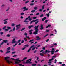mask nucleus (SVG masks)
Segmentation results:
<instances>
[{
	"mask_svg": "<svg viewBox=\"0 0 66 66\" xmlns=\"http://www.w3.org/2000/svg\"><path fill=\"white\" fill-rule=\"evenodd\" d=\"M38 27H39V25H38L36 26H35L34 27V29L35 30V32L33 33V34H35V35H36V34H38V32L39 31V30L38 29Z\"/></svg>",
	"mask_w": 66,
	"mask_h": 66,
	"instance_id": "obj_1",
	"label": "nucleus"
},
{
	"mask_svg": "<svg viewBox=\"0 0 66 66\" xmlns=\"http://www.w3.org/2000/svg\"><path fill=\"white\" fill-rule=\"evenodd\" d=\"M4 58V59L5 60H6V61L7 62V63H9V64H10V63H12V64H13V63L12 61H10L9 60L7 59H9L10 57H5Z\"/></svg>",
	"mask_w": 66,
	"mask_h": 66,
	"instance_id": "obj_2",
	"label": "nucleus"
},
{
	"mask_svg": "<svg viewBox=\"0 0 66 66\" xmlns=\"http://www.w3.org/2000/svg\"><path fill=\"white\" fill-rule=\"evenodd\" d=\"M51 53L53 55L54 54V52H55V50L54 48H53L52 49V51H51Z\"/></svg>",
	"mask_w": 66,
	"mask_h": 66,
	"instance_id": "obj_3",
	"label": "nucleus"
},
{
	"mask_svg": "<svg viewBox=\"0 0 66 66\" xmlns=\"http://www.w3.org/2000/svg\"><path fill=\"white\" fill-rule=\"evenodd\" d=\"M11 29V27L8 26L7 27V29H5V31H8L9 30H10Z\"/></svg>",
	"mask_w": 66,
	"mask_h": 66,
	"instance_id": "obj_4",
	"label": "nucleus"
},
{
	"mask_svg": "<svg viewBox=\"0 0 66 66\" xmlns=\"http://www.w3.org/2000/svg\"><path fill=\"white\" fill-rule=\"evenodd\" d=\"M34 46H35V45H33L31 47H30V48L27 51L28 52H29L31 50V48H33V47Z\"/></svg>",
	"mask_w": 66,
	"mask_h": 66,
	"instance_id": "obj_5",
	"label": "nucleus"
},
{
	"mask_svg": "<svg viewBox=\"0 0 66 66\" xmlns=\"http://www.w3.org/2000/svg\"><path fill=\"white\" fill-rule=\"evenodd\" d=\"M16 40V39L14 38L13 39V40H12V43L13 44V43H17V42L15 40Z\"/></svg>",
	"mask_w": 66,
	"mask_h": 66,
	"instance_id": "obj_6",
	"label": "nucleus"
},
{
	"mask_svg": "<svg viewBox=\"0 0 66 66\" xmlns=\"http://www.w3.org/2000/svg\"><path fill=\"white\" fill-rule=\"evenodd\" d=\"M20 26V24H19L16 25V27H17V28L16 29V30H18V29L20 28V26Z\"/></svg>",
	"mask_w": 66,
	"mask_h": 66,
	"instance_id": "obj_7",
	"label": "nucleus"
},
{
	"mask_svg": "<svg viewBox=\"0 0 66 66\" xmlns=\"http://www.w3.org/2000/svg\"><path fill=\"white\" fill-rule=\"evenodd\" d=\"M36 38L37 39H36V40H39L41 39V38H40L39 36H37L36 37Z\"/></svg>",
	"mask_w": 66,
	"mask_h": 66,
	"instance_id": "obj_8",
	"label": "nucleus"
},
{
	"mask_svg": "<svg viewBox=\"0 0 66 66\" xmlns=\"http://www.w3.org/2000/svg\"><path fill=\"white\" fill-rule=\"evenodd\" d=\"M37 20H38V19H37L35 20H33L32 21L30 22V24H31V23H32V22H35V21H37Z\"/></svg>",
	"mask_w": 66,
	"mask_h": 66,
	"instance_id": "obj_9",
	"label": "nucleus"
},
{
	"mask_svg": "<svg viewBox=\"0 0 66 66\" xmlns=\"http://www.w3.org/2000/svg\"><path fill=\"white\" fill-rule=\"evenodd\" d=\"M40 30H43V29H44V27H43V24H42L40 26Z\"/></svg>",
	"mask_w": 66,
	"mask_h": 66,
	"instance_id": "obj_10",
	"label": "nucleus"
},
{
	"mask_svg": "<svg viewBox=\"0 0 66 66\" xmlns=\"http://www.w3.org/2000/svg\"><path fill=\"white\" fill-rule=\"evenodd\" d=\"M3 42L5 43H7V42H8V40H3Z\"/></svg>",
	"mask_w": 66,
	"mask_h": 66,
	"instance_id": "obj_11",
	"label": "nucleus"
},
{
	"mask_svg": "<svg viewBox=\"0 0 66 66\" xmlns=\"http://www.w3.org/2000/svg\"><path fill=\"white\" fill-rule=\"evenodd\" d=\"M51 52V51H50L49 50H46L45 51V53H50V52Z\"/></svg>",
	"mask_w": 66,
	"mask_h": 66,
	"instance_id": "obj_12",
	"label": "nucleus"
},
{
	"mask_svg": "<svg viewBox=\"0 0 66 66\" xmlns=\"http://www.w3.org/2000/svg\"><path fill=\"white\" fill-rule=\"evenodd\" d=\"M33 27V25H31L29 26L28 27V28L29 29H31V28Z\"/></svg>",
	"mask_w": 66,
	"mask_h": 66,
	"instance_id": "obj_13",
	"label": "nucleus"
},
{
	"mask_svg": "<svg viewBox=\"0 0 66 66\" xmlns=\"http://www.w3.org/2000/svg\"><path fill=\"white\" fill-rule=\"evenodd\" d=\"M45 19H46V17H44L43 18H42V20L43 21H44Z\"/></svg>",
	"mask_w": 66,
	"mask_h": 66,
	"instance_id": "obj_14",
	"label": "nucleus"
},
{
	"mask_svg": "<svg viewBox=\"0 0 66 66\" xmlns=\"http://www.w3.org/2000/svg\"><path fill=\"white\" fill-rule=\"evenodd\" d=\"M7 23H8V22H7V21H5L3 23L5 24H7Z\"/></svg>",
	"mask_w": 66,
	"mask_h": 66,
	"instance_id": "obj_15",
	"label": "nucleus"
},
{
	"mask_svg": "<svg viewBox=\"0 0 66 66\" xmlns=\"http://www.w3.org/2000/svg\"><path fill=\"white\" fill-rule=\"evenodd\" d=\"M19 58H18L16 59V61H17L18 62H21V61L20 60H19Z\"/></svg>",
	"mask_w": 66,
	"mask_h": 66,
	"instance_id": "obj_16",
	"label": "nucleus"
},
{
	"mask_svg": "<svg viewBox=\"0 0 66 66\" xmlns=\"http://www.w3.org/2000/svg\"><path fill=\"white\" fill-rule=\"evenodd\" d=\"M29 62H30V61H29V60H28L27 61H26V63L27 64H29Z\"/></svg>",
	"mask_w": 66,
	"mask_h": 66,
	"instance_id": "obj_17",
	"label": "nucleus"
},
{
	"mask_svg": "<svg viewBox=\"0 0 66 66\" xmlns=\"http://www.w3.org/2000/svg\"><path fill=\"white\" fill-rule=\"evenodd\" d=\"M40 54L41 56H44V54H43L42 53H40Z\"/></svg>",
	"mask_w": 66,
	"mask_h": 66,
	"instance_id": "obj_18",
	"label": "nucleus"
},
{
	"mask_svg": "<svg viewBox=\"0 0 66 66\" xmlns=\"http://www.w3.org/2000/svg\"><path fill=\"white\" fill-rule=\"evenodd\" d=\"M38 22H39V21H37L35 23V24H37Z\"/></svg>",
	"mask_w": 66,
	"mask_h": 66,
	"instance_id": "obj_19",
	"label": "nucleus"
},
{
	"mask_svg": "<svg viewBox=\"0 0 66 66\" xmlns=\"http://www.w3.org/2000/svg\"><path fill=\"white\" fill-rule=\"evenodd\" d=\"M10 52H11V51H7L5 53L6 54H7V53H10Z\"/></svg>",
	"mask_w": 66,
	"mask_h": 66,
	"instance_id": "obj_20",
	"label": "nucleus"
},
{
	"mask_svg": "<svg viewBox=\"0 0 66 66\" xmlns=\"http://www.w3.org/2000/svg\"><path fill=\"white\" fill-rule=\"evenodd\" d=\"M31 13H34V12H35V10H33L31 11Z\"/></svg>",
	"mask_w": 66,
	"mask_h": 66,
	"instance_id": "obj_21",
	"label": "nucleus"
},
{
	"mask_svg": "<svg viewBox=\"0 0 66 66\" xmlns=\"http://www.w3.org/2000/svg\"><path fill=\"white\" fill-rule=\"evenodd\" d=\"M21 10H22L23 9H24V10H23V12H24L25 11V7H24L23 8H21Z\"/></svg>",
	"mask_w": 66,
	"mask_h": 66,
	"instance_id": "obj_22",
	"label": "nucleus"
},
{
	"mask_svg": "<svg viewBox=\"0 0 66 66\" xmlns=\"http://www.w3.org/2000/svg\"><path fill=\"white\" fill-rule=\"evenodd\" d=\"M10 36H11V35L7 34L6 35V36H7V37H10Z\"/></svg>",
	"mask_w": 66,
	"mask_h": 66,
	"instance_id": "obj_23",
	"label": "nucleus"
},
{
	"mask_svg": "<svg viewBox=\"0 0 66 66\" xmlns=\"http://www.w3.org/2000/svg\"><path fill=\"white\" fill-rule=\"evenodd\" d=\"M54 59L53 58H52V59H50L49 60V61H52V60H53Z\"/></svg>",
	"mask_w": 66,
	"mask_h": 66,
	"instance_id": "obj_24",
	"label": "nucleus"
},
{
	"mask_svg": "<svg viewBox=\"0 0 66 66\" xmlns=\"http://www.w3.org/2000/svg\"><path fill=\"white\" fill-rule=\"evenodd\" d=\"M26 38H28V39H30V37H29V36H26Z\"/></svg>",
	"mask_w": 66,
	"mask_h": 66,
	"instance_id": "obj_25",
	"label": "nucleus"
},
{
	"mask_svg": "<svg viewBox=\"0 0 66 66\" xmlns=\"http://www.w3.org/2000/svg\"><path fill=\"white\" fill-rule=\"evenodd\" d=\"M6 26H4L3 28V30H4L6 29Z\"/></svg>",
	"mask_w": 66,
	"mask_h": 66,
	"instance_id": "obj_26",
	"label": "nucleus"
},
{
	"mask_svg": "<svg viewBox=\"0 0 66 66\" xmlns=\"http://www.w3.org/2000/svg\"><path fill=\"white\" fill-rule=\"evenodd\" d=\"M45 8V6L43 5L42 8V10H44V9Z\"/></svg>",
	"mask_w": 66,
	"mask_h": 66,
	"instance_id": "obj_27",
	"label": "nucleus"
},
{
	"mask_svg": "<svg viewBox=\"0 0 66 66\" xmlns=\"http://www.w3.org/2000/svg\"><path fill=\"white\" fill-rule=\"evenodd\" d=\"M49 15H50V14L49 13H48V14H46V15L47 17H49Z\"/></svg>",
	"mask_w": 66,
	"mask_h": 66,
	"instance_id": "obj_28",
	"label": "nucleus"
},
{
	"mask_svg": "<svg viewBox=\"0 0 66 66\" xmlns=\"http://www.w3.org/2000/svg\"><path fill=\"white\" fill-rule=\"evenodd\" d=\"M36 65V64H32V66H35Z\"/></svg>",
	"mask_w": 66,
	"mask_h": 66,
	"instance_id": "obj_29",
	"label": "nucleus"
},
{
	"mask_svg": "<svg viewBox=\"0 0 66 66\" xmlns=\"http://www.w3.org/2000/svg\"><path fill=\"white\" fill-rule=\"evenodd\" d=\"M15 64H19V62H18L17 61H15Z\"/></svg>",
	"mask_w": 66,
	"mask_h": 66,
	"instance_id": "obj_30",
	"label": "nucleus"
},
{
	"mask_svg": "<svg viewBox=\"0 0 66 66\" xmlns=\"http://www.w3.org/2000/svg\"><path fill=\"white\" fill-rule=\"evenodd\" d=\"M30 5L31 6H33V5H34V3H32L30 4Z\"/></svg>",
	"mask_w": 66,
	"mask_h": 66,
	"instance_id": "obj_31",
	"label": "nucleus"
},
{
	"mask_svg": "<svg viewBox=\"0 0 66 66\" xmlns=\"http://www.w3.org/2000/svg\"><path fill=\"white\" fill-rule=\"evenodd\" d=\"M3 44H4V42H1V43H0V45H3Z\"/></svg>",
	"mask_w": 66,
	"mask_h": 66,
	"instance_id": "obj_32",
	"label": "nucleus"
},
{
	"mask_svg": "<svg viewBox=\"0 0 66 66\" xmlns=\"http://www.w3.org/2000/svg\"><path fill=\"white\" fill-rule=\"evenodd\" d=\"M29 1H26L25 2V4H27V3H29Z\"/></svg>",
	"mask_w": 66,
	"mask_h": 66,
	"instance_id": "obj_33",
	"label": "nucleus"
},
{
	"mask_svg": "<svg viewBox=\"0 0 66 66\" xmlns=\"http://www.w3.org/2000/svg\"><path fill=\"white\" fill-rule=\"evenodd\" d=\"M15 24H14V23H13L12 25H11V26L12 27H14V26H15Z\"/></svg>",
	"mask_w": 66,
	"mask_h": 66,
	"instance_id": "obj_34",
	"label": "nucleus"
},
{
	"mask_svg": "<svg viewBox=\"0 0 66 66\" xmlns=\"http://www.w3.org/2000/svg\"><path fill=\"white\" fill-rule=\"evenodd\" d=\"M15 29H16V28H15V27H14L13 29V31H15Z\"/></svg>",
	"mask_w": 66,
	"mask_h": 66,
	"instance_id": "obj_35",
	"label": "nucleus"
},
{
	"mask_svg": "<svg viewBox=\"0 0 66 66\" xmlns=\"http://www.w3.org/2000/svg\"><path fill=\"white\" fill-rule=\"evenodd\" d=\"M55 62H54V63L55 64H56V62H57V60H56V59H55Z\"/></svg>",
	"mask_w": 66,
	"mask_h": 66,
	"instance_id": "obj_36",
	"label": "nucleus"
},
{
	"mask_svg": "<svg viewBox=\"0 0 66 66\" xmlns=\"http://www.w3.org/2000/svg\"><path fill=\"white\" fill-rule=\"evenodd\" d=\"M20 41H21V39L19 40H18V41L17 42V43H20Z\"/></svg>",
	"mask_w": 66,
	"mask_h": 66,
	"instance_id": "obj_37",
	"label": "nucleus"
},
{
	"mask_svg": "<svg viewBox=\"0 0 66 66\" xmlns=\"http://www.w3.org/2000/svg\"><path fill=\"white\" fill-rule=\"evenodd\" d=\"M25 47H29V45L28 44L25 45Z\"/></svg>",
	"mask_w": 66,
	"mask_h": 66,
	"instance_id": "obj_38",
	"label": "nucleus"
},
{
	"mask_svg": "<svg viewBox=\"0 0 66 66\" xmlns=\"http://www.w3.org/2000/svg\"><path fill=\"white\" fill-rule=\"evenodd\" d=\"M0 34L1 35H2L3 34V32H0Z\"/></svg>",
	"mask_w": 66,
	"mask_h": 66,
	"instance_id": "obj_39",
	"label": "nucleus"
},
{
	"mask_svg": "<svg viewBox=\"0 0 66 66\" xmlns=\"http://www.w3.org/2000/svg\"><path fill=\"white\" fill-rule=\"evenodd\" d=\"M28 10V8H26V7H25V11H27Z\"/></svg>",
	"mask_w": 66,
	"mask_h": 66,
	"instance_id": "obj_40",
	"label": "nucleus"
},
{
	"mask_svg": "<svg viewBox=\"0 0 66 66\" xmlns=\"http://www.w3.org/2000/svg\"><path fill=\"white\" fill-rule=\"evenodd\" d=\"M20 15H24V13H21Z\"/></svg>",
	"mask_w": 66,
	"mask_h": 66,
	"instance_id": "obj_41",
	"label": "nucleus"
},
{
	"mask_svg": "<svg viewBox=\"0 0 66 66\" xmlns=\"http://www.w3.org/2000/svg\"><path fill=\"white\" fill-rule=\"evenodd\" d=\"M44 16V14H42L40 15V17H42Z\"/></svg>",
	"mask_w": 66,
	"mask_h": 66,
	"instance_id": "obj_42",
	"label": "nucleus"
},
{
	"mask_svg": "<svg viewBox=\"0 0 66 66\" xmlns=\"http://www.w3.org/2000/svg\"><path fill=\"white\" fill-rule=\"evenodd\" d=\"M24 29H25V28H23L21 30V31H23V30H24Z\"/></svg>",
	"mask_w": 66,
	"mask_h": 66,
	"instance_id": "obj_43",
	"label": "nucleus"
},
{
	"mask_svg": "<svg viewBox=\"0 0 66 66\" xmlns=\"http://www.w3.org/2000/svg\"><path fill=\"white\" fill-rule=\"evenodd\" d=\"M34 10H37V7H35L34 8Z\"/></svg>",
	"mask_w": 66,
	"mask_h": 66,
	"instance_id": "obj_44",
	"label": "nucleus"
},
{
	"mask_svg": "<svg viewBox=\"0 0 66 66\" xmlns=\"http://www.w3.org/2000/svg\"><path fill=\"white\" fill-rule=\"evenodd\" d=\"M19 66H24V65H22V64H19Z\"/></svg>",
	"mask_w": 66,
	"mask_h": 66,
	"instance_id": "obj_45",
	"label": "nucleus"
},
{
	"mask_svg": "<svg viewBox=\"0 0 66 66\" xmlns=\"http://www.w3.org/2000/svg\"><path fill=\"white\" fill-rule=\"evenodd\" d=\"M16 53V52H12V54H15Z\"/></svg>",
	"mask_w": 66,
	"mask_h": 66,
	"instance_id": "obj_46",
	"label": "nucleus"
},
{
	"mask_svg": "<svg viewBox=\"0 0 66 66\" xmlns=\"http://www.w3.org/2000/svg\"><path fill=\"white\" fill-rule=\"evenodd\" d=\"M7 50H10L11 49V47H9L7 48Z\"/></svg>",
	"mask_w": 66,
	"mask_h": 66,
	"instance_id": "obj_47",
	"label": "nucleus"
},
{
	"mask_svg": "<svg viewBox=\"0 0 66 66\" xmlns=\"http://www.w3.org/2000/svg\"><path fill=\"white\" fill-rule=\"evenodd\" d=\"M12 31L13 30H11L9 31V33H11V32H12Z\"/></svg>",
	"mask_w": 66,
	"mask_h": 66,
	"instance_id": "obj_48",
	"label": "nucleus"
},
{
	"mask_svg": "<svg viewBox=\"0 0 66 66\" xmlns=\"http://www.w3.org/2000/svg\"><path fill=\"white\" fill-rule=\"evenodd\" d=\"M54 31L55 32V34H56L57 33V31H56V29H54Z\"/></svg>",
	"mask_w": 66,
	"mask_h": 66,
	"instance_id": "obj_49",
	"label": "nucleus"
},
{
	"mask_svg": "<svg viewBox=\"0 0 66 66\" xmlns=\"http://www.w3.org/2000/svg\"><path fill=\"white\" fill-rule=\"evenodd\" d=\"M58 51H59V50H56L55 51V53L57 52H58Z\"/></svg>",
	"mask_w": 66,
	"mask_h": 66,
	"instance_id": "obj_50",
	"label": "nucleus"
},
{
	"mask_svg": "<svg viewBox=\"0 0 66 66\" xmlns=\"http://www.w3.org/2000/svg\"><path fill=\"white\" fill-rule=\"evenodd\" d=\"M8 20V19H5L3 21H6V20Z\"/></svg>",
	"mask_w": 66,
	"mask_h": 66,
	"instance_id": "obj_51",
	"label": "nucleus"
},
{
	"mask_svg": "<svg viewBox=\"0 0 66 66\" xmlns=\"http://www.w3.org/2000/svg\"><path fill=\"white\" fill-rule=\"evenodd\" d=\"M34 40V39H32V40H30V41L29 42V43H30V42H33V41Z\"/></svg>",
	"mask_w": 66,
	"mask_h": 66,
	"instance_id": "obj_52",
	"label": "nucleus"
},
{
	"mask_svg": "<svg viewBox=\"0 0 66 66\" xmlns=\"http://www.w3.org/2000/svg\"><path fill=\"white\" fill-rule=\"evenodd\" d=\"M33 31V29H31L29 31V32H32V31Z\"/></svg>",
	"mask_w": 66,
	"mask_h": 66,
	"instance_id": "obj_53",
	"label": "nucleus"
},
{
	"mask_svg": "<svg viewBox=\"0 0 66 66\" xmlns=\"http://www.w3.org/2000/svg\"><path fill=\"white\" fill-rule=\"evenodd\" d=\"M36 18H37L36 17H33V19H35Z\"/></svg>",
	"mask_w": 66,
	"mask_h": 66,
	"instance_id": "obj_54",
	"label": "nucleus"
},
{
	"mask_svg": "<svg viewBox=\"0 0 66 66\" xmlns=\"http://www.w3.org/2000/svg\"><path fill=\"white\" fill-rule=\"evenodd\" d=\"M53 45H54L55 46H56L57 45V44L56 43H53Z\"/></svg>",
	"mask_w": 66,
	"mask_h": 66,
	"instance_id": "obj_55",
	"label": "nucleus"
},
{
	"mask_svg": "<svg viewBox=\"0 0 66 66\" xmlns=\"http://www.w3.org/2000/svg\"><path fill=\"white\" fill-rule=\"evenodd\" d=\"M29 21H31V20H32V19L31 18H29Z\"/></svg>",
	"mask_w": 66,
	"mask_h": 66,
	"instance_id": "obj_56",
	"label": "nucleus"
},
{
	"mask_svg": "<svg viewBox=\"0 0 66 66\" xmlns=\"http://www.w3.org/2000/svg\"><path fill=\"white\" fill-rule=\"evenodd\" d=\"M37 51L36 50H35V51H34V53H36V52Z\"/></svg>",
	"mask_w": 66,
	"mask_h": 66,
	"instance_id": "obj_57",
	"label": "nucleus"
},
{
	"mask_svg": "<svg viewBox=\"0 0 66 66\" xmlns=\"http://www.w3.org/2000/svg\"><path fill=\"white\" fill-rule=\"evenodd\" d=\"M29 60V61H30V62H31L32 61V58L30 59L29 60Z\"/></svg>",
	"mask_w": 66,
	"mask_h": 66,
	"instance_id": "obj_58",
	"label": "nucleus"
},
{
	"mask_svg": "<svg viewBox=\"0 0 66 66\" xmlns=\"http://www.w3.org/2000/svg\"><path fill=\"white\" fill-rule=\"evenodd\" d=\"M48 34H47V35H46L44 36V37H46V36H48Z\"/></svg>",
	"mask_w": 66,
	"mask_h": 66,
	"instance_id": "obj_59",
	"label": "nucleus"
},
{
	"mask_svg": "<svg viewBox=\"0 0 66 66\" xmlns=\"http://www.w3.org/2000/svg\"><path fill=\"white\" fill-rule=\"evenodd\" d=\"M15 50V48H12L11 50L12 51H13V50Z\"/></svg>",
	"mask_w": 66,
	"mask_h": 66,
	"instance_id": "obj_60",
	"label": "nucleus"
},
{
	"mask_svg": "<svg viewBox=\"0 0 66 66\" xmlns=\"http://www.w3.org/2000/svg\"><path fill=\"white\" fill-rule=\"evenodd\" d=\"M48 21V20H47L45 21V23H47V22Z\"/></svg>",
	"mask_w": 66,
	"mask_h": 66,
	"instance_id": "obj_61",
	"label": "nucleus"
},
{
	"mask_svg": "<svg viewBox=\"0 0 66 66\" xmlns=\"http://www.w3.org/2000/svg\"><path fill=\"white\" fill-rule=\"evenodd\" d=\"M39 13H37L36 14V15L37 16H38V15H39Z\"/></svg>",
	"mask_w": 66,
	"mask_h": 66,
	"instance_id": "obj_62",
	"label": "nucleus"
},
{
	"mask_svg": "<svg viewBox=\"0 0 66 66\" xmlns=\"http://www.w3.org/2000/svg\"><path fill=\"white\" fill-rule=\"evenodd\" d=\"M10 45V43H7V45Z\"/></svg>",
	"mask_w": 66,
	"mask_h": 66,
	"instance_id": "obj_63",
	"label": "nucleus"
},
{
	"mask_svg": "<svg viewBox=\"0 0 66 66\" xmlns=\"http://www.w3.org/2000/svg\"><path fill=\"white\" fill-rule=\"evenodd\" d=\"M65 66V64H63L62 65V66Z\"/></svg>",
	"mask_w": 66,
	"mask_h": 66,
	"instance_id": "obj_64",
	"label": "nucleus"
}]
</instances>
